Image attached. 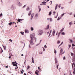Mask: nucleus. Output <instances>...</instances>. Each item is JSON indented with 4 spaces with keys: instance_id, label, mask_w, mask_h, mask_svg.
Listing matches in <instances>:
<instances>
[{
    "instance_id": "obj_1",
    "label": "nucleus",
    "mask_w": 75,
    "mask_h": 75,
    "mask_svg": "<svg viewBox=\"0 0 75 75\" xmlns=\"http://www.w3.org/2000/svg\"><path fill=\"white\" fill-rule=\"evenodd\" d=\"M34 36L32 34H31L30 35V38H31V40L30 41V43L31 45H34V43L33 42V37Z\"/></svg>"
},
{
    "instance_id": "obj_2",
    "label": "nucleus",
    "mask_w": 75,
    "mask_h": 75,
    "mask_svg": "<svg viewBox=\"0 0 75 75\" xmlns=\"http://www.w3.org/2000/svg\"><path fill=\"white\" fill-rule=\"evenodd\" d=\"M12 62V64H13V66H17L18 64L15 61L16 64H15V62Z\"/></svg>"
},
{
    "instance_id": "obj_3",
    "label": "nucleus",
    "mask_w": 75,
    "mask_h": 75,
    "mask_svg": "<svg viewBox=\"0 0 75 75\" xmlns=\"http://www.w3.org/2000/svg\"><path fill=\"white\" fill-rule=\"evenodd\" d=\"M63 49H61V50H60V53H62V55L63 54H64V52H65V51H64L63 52H62L63 51Z\"/></svg>"
},
{
    "instance_id": "obj_4",
    "label": "nucleus",
    "mask_w": 75,
    "mask_h": 75,
    "mask_svg": "<svg viewBox=\"0 0 75 75\" xmlns=\"http://www.w3.org/2000/svg\"><path fill=\"white\" fill-rule=\"evenodd\" d=\"M39 31L40 32V33L39 34V35H41L43 33V30H39Z\"/></svg>"
},
{
    "instance_id": "obj_5",
    "label": "nucleus",
    "mask_w": 75,
    "mask_h": 75,
    "mask_svg": "<svg viewBox=\"0 0 75 75\" xmlns=\"http://www.w3.org/2000/svg\"><path fill=\"white\" fill-rule=\"evenodd\" d=\"M34 14L33 13H32V14L31 15V18L30 19L31 20H32V19H33V16H34Z\"/></svg>"
},
{
    "instance_id": "obj_6",
    "label": "nucleus",
    "mask_w": 75,
    "mask_h": 75,
    "mask_svg": "<svg viewBox=\"0 0 75 75\" xmlns=\"http://www.w3.org/2000/svg\"><path fill=\"white\" fill-rule=\"evenodd\" d=\"M38 17V13H36V14L35 15V18L36 19H37Z\"/></svg>"
},
{
    "instance_id": "obj_7",
    "label": "nucleus",
    "mask_w": 75,
    "mask_h": 75,
    "mask_svg": "<svg viewBox=\"0 0 75 75\" xmlns=\"http://www.w3.org/2000/svg\"><path fill=\"white\" fill-rule=\"evenodd\" d=\"M39 72V71L37 70L36 71H35V74H37V75H39V74H38V73Z\"/></svg>"
},
{
    "instance_id": "obj_8",
    "label": "nucleus",
    "mask_w": 75,
    "mask_h": 75,
    "mask_svg": "<svg viewBox=\"0 0 75 75\" xmlns=\"http://www.w3.org/2000/svg\"><path fill=\"white\" fill-rule=\"evenodd\" d=\"M72 61L73 62H74V61H75V56H74L73 57V59H72Z\"/></svg>"
},
{
    "instance_id": "obj_9",
    "label": "nucleus",
    "mask_w": 75,
    "mask_h": 75,
    "mask_svg": "<svg viewBox=\"0 0 75 75\" xmlns=\"http://www.w3.org/2000/svg\"><path fill=\"white\" fill-rule=\"evenodd\" d=\"M46 3V2H42V5H46V4H45Z\"/></svg>"
},
{
    "instance_id": "obj_10",
    "label": "nucleus",
    "mask_w": 75,
    "mask_h": 75,
    "mask_svg": "<svg viewBox=\"0 0 75 75\" xmlns=\"http://www.w3.org/2000/svg\"><path fill=\"white\" fill-rule=\"evenodd\" d=\"M18 69V67L17 66H16L15 67V69L16 71H17Z\"/></svg>"
},
{
    "instance_id": "obj_11",
    "label": "nucleus",
    "mask_w": 75,
    "mask_h": 75,
    "mask_svg": "<svg viewBox=\"0 0 75 75\" xmlns=\"http://www.w3.org/2000/svg\"><path fill=\"white\" fill-rule=\"evenodd\" d=\"M55 61L56 64H57L58 61H57L56 58H55Z\"/></svg>"
},
{
    "instance_id": "obj_12",
    "label": "nucleus",
    "mask_w": 75,
    "mask_h": 75,
    "mask_svg": "<svg viewBox=\"0 0 75 75\" xmlns=\"http://www.w3.org/2000/svg\"><path fill=\"white\" fill-rule=\"evenodd\" d=\"M25 33H28V30H25Z\"/></svg>"
},
{
    "instance_id": "obj_13",
    "label": "nucleus",
    "mask_w": 75,
    "mask_h": 75,
    "mask_svg": "<svg viewBox=\"0 0 75 75\" xmlns=\"http://www.w3.org/2000/svg\"><path fill=\"white\" fill-rule=\"evenodd\" d=\"M55 33V30H53V31H52V34L54 36V34Z\"/></svg>"
},
{
    "instance_id": "obj_14",
    "label": "nucleus",
    "mask_w": 75,
    "mask_h": 75,
    "mask_svg": "<svg viewBox=\"0 0 75 75\" xmlns=\"http://www.w3.org/2000/svg\"><path fill=\"white\" fill-rule=\"evenodd\" d=\"M64 31V28H63L59 32L60 33H61Z\"/></svg>"
},
{
    "instance_id": "obj_15",
    "label": "nucleus",
    "mask_w": 75,
    "mask_h": 75,
    "mask_svg": "<svg viewBox=\"0 0 75 75\" xmlns=\"http://www.w3.org/2000/svg\"><path fill=\"white\" fill-rule=\"evenodd\" d=\"M13 23L12 22H10L8 23V25H9L11 26L12 25V24Z\"/></svg>"
},
{
    "instance_id": "obj_16",
    "label": "nucleus",
    "mask_w": 75,
    "mask_h": 75,
    "mask_svg": "<svg viewBox=\"0 0 75 75\" xmlns=\"http://www.w3.org/2000/svg\"><path fill=\"white\" fill-rule=\"evenodd\" d=\"M57 6H58V5L56 4V6L55 7V10H56V9L57 8Z\"/></svg>"
},
{
    "instance_id": "obj_17",
    "label": "nucleus",
    "mask_w": 75,
    "mask_h": 75,
    "mask_svg": "<svg viewBox=\"0 0 75 75\" xmlns=\"http://www.w3.org/2000/svg\"><path fill=\"white\" fill-rule=\"evenodd\" d=\"M72 24V22H71L69 23V24L71 25Z\"/></svg>"
},
{
    "instance_id": "obj_18",
    "label": "nucleus",
    "mask_w": 75,
    "mask_h": 75,
    "mask_svg": "<svg viewBox=\"0 0 75 75\" xmlns=\"http://www.w3.org/2000/svg\"><path fill=\"white\" fill-rule=\"evenodd\" d=\"M58 16V13H57V15L56 16H55V18H57V17Z\"/></svg>"
},
{
    "instance_id": "obj_19",
    "label": "nucleus",
    "mask_w": 75,
    "mask_h": 75,
    "mask_svg": "<svg viewBox=\"0 0 75 75\" xmlns=\"http://www.w3.org/2000/svg\"><path fill=\"white\" fill-rule=\"evenodd\" d=\"M70 41L72 43H73V40H72L69 39Z\"/></svg>"
},
{
    "instance_id": "obj_20",
    "label": "nucleus",
    "mask_w": 75,
    "mask_h": 75,
    "mask_svg": "<svg viewBox=\"0 0 75 75\" xmlns=\"http://www.w3.org/2000/svg\"><path fill=\"white\" fill-rule=\"evenodd\" d=\"M3 47H4V50H6V46H3Z\"/></svg>"
},
{
    "instance_id": "obj_21",
    "label": "nucleus",
    "mask_w": 75,
    "mask_h": 75,
    "mask_svg": "<svg viewBox=\"0 0 75 75\" xmlns=\"http://www.w3.org/2000/svg\"><path fill=\"white\" fill-rule=\"evenodd\" d=\"M60 41H59V40H58L57 41V43L58 44H59V43H60Z\"/></svg>"
},
{
    "instance_id": "obj_22",
    "label": "nucleus",
    "mask_w": 75,
    "mask_h": 75,
    "mask_svg": "<svg viewBox=\"0 0 75 75\" xmlns=\"http://www.w3.org/2000/svg\"><path fill=\"white\" fill-rule=\"evenodd\" d=\"M29 7H28L27 8H26V10L27 11H28V10H29Z\"/></svg>"
},
{
    "instance_id": "obj_23",
    "label": "nucleus",
    "mask_w": 75,
    "mask_h": 75,
    "mask_svg": "<svg viewBox=\"0 0 75 75\" xmlns=\"http://www.w3.org/2000/svg\"><path fill=\"white\" fill-rule=\"evenodd\" d=\"M49 28V25H48L47 27V29H48Z\"/></svg>"
},
{
    "instance_id": "obj_24",
    "label": "nucleus",
    "mask_w": 75,
    "mask_h": 75,
    "mask_svg": "<svg viewBox=\"0 0 75 75\" xmlns=\"http://www.w3.org/2000/svg\"><path fill=\"white\" fill-rule=\"evenodd\" d=\"M17 21L18 22H20V19H18Z\"/></svg>"
},
{
    "instance_id": "obj_25",
    "label": "nucleus",
    "mask_w": 75,
    "mask_h": 75,
    "mask_svg": "<svg viewBox=\"0 0 75 75\" xmlns=\"http://www.w3.org/2000/svg\"><path fill=\"white\" fill-rule=\"evenodd\" d=\"M64 13H62V14L61 16V17H63V16H64Z\"/></svg>"
},
{
    "instance_id": "obj_26",
    "label": "nucleus",
    "mask_w": 75,
    "mask_h": 75,
    "mask_svg": "<svg viewBox=\"0 0 75 75\" xmlns=\"http://www.w3.org/2000/svg\"><path fill=\"white\" fill-rule=\"evenodd\" d=\"M71 56H73L74 55V53H71Z\"/></svg>"
},
{
    "instance_id": "obj_27",
    "label": "nucleus",
    "mask_w": 75,
    "mask_h": 75,
    "mask_svg": "<svg viewBox=\"0 0 75 75\" xmlns=\"http://www.w3.org/2000/svg\"><path fill=\"white\" fill-rule=\"evenodd\" d=\"M38 8H39V11H41V8H40V6H38Z\"/></svg>"
},
{
    "instance_id": "obj_28",
    "label": "nucleus",
    "mask_w": 75,
    "mask_h": 75,
    "mask_svg": "<svg viewBox=\"0 0 75 75\" xmlns=\"http://www.w3.org/2000/svg\"><path fill=\"white\" fill-rule=\"evenodd\" d=\"M9 41H11V42H13V40H11V39H10L9 40Z\"/></svg>"
},
{
    "instance_id": "obj_29",
    "label": "nucleus",
    "mask_w": 75,
    "mask_h": 75,
    "mask_svg": "<svg viewBox=\"0 0 75 75\" xmlns=\"http://www.w3.org/2000/svg\"><path fill=\"white\" fill-rule=\"evenodd\" d=\"M38 70H39V71H41V69L40 67H38Z\"/></svg>"
},
{
    "instance_id": "obj_30",
    "label": "nucleus",
    "mask_w": 75,
    "mask_h": 75,
    "mask_svg": "<svg viewBox=\"0 0 75 75\" xmlns=\"http://www.w3.org/2000/svg\"><path fill=\"white\" fill-rule=\"evenodd\" d=\"M72 64V66H74H74H75V64L74 63H73V64Z\"/></svg>"
},
{
    "instance_id": "obj_31",
    "label": "nucleus",
    "mask_w": 75,
    "mask_h": 75,
    "mask_svg": "<svg viewBox=\"0 0 75 75\" xmlns=\"http://www.w3.org/2000/svg\"><path fill=\"white\" fill-rule=\"evenodd\" d=\"M52 32V30H50V34H49V35H50V33H51Z\"/></svg>"
},
{
    "instance_id": "obj_32",
    "label": "nucleus",
    "mask_w": 75,
    "mask_h": 75,
    "mask_svg": "<svg viewBox=\"0 0 75 75\" xmlns=\"http://www.w3.org/2000/svg\"><path fill=\"white\" fill-rule=\"evenodd\" d=\"M31 30L32 31H33V27H31Z\"/></svg>"
},
{
    "instance_id": "obj_33",
    "label": "nucleus",
    "mask_w": 75,
    "mask_h": 75,
    "mask_svg": "<svg viewBox=\"0 0 75 75\" xmlns=\"http://www.w3.org/2000/svg\"><path fill=\"white\" fill-rule=\"evenodd\" d=\"M30 67L29 66H28L27 67V69H30Z\"/></svg>"
},
{
    "instance_id": "obj_34",
    "label": "nucleus",
    "mask_w": 75,
    "mask_h": 75,
    "mask_svg": "<svg viewBox=\"0 0 75 75\" xmlns=\"http://www.w3.org/2000/svg\"><path fill=\"white\" fill-rule=\"evenodd\" d=\"M50 22L52 21V19L51 18H50Z\"/></svg>"
},
{
    "instance_id": "obj_35",
    "label": "nucleus",
    "mask_w": 75,
    "mask_h": 75,
    "mask_svg": "<svg viewBox=\"0 0 75 75\" xmlns=\"http://www.w3.org/2000/svg\"><path fill=\"white\" fill-rule=\"evenodd\" d=\"M51 12H49V16H51Z\"/></svg>"
},
{
    "instance_id": "obj_36",
    "label": "nucleus",
    "mask_w": 75,
    "mask_h": 75,
    "mask_svg": "<svg viewBox=\"0 0 75 75\" xmlns=\"http://www.w3.org/2000/svg\"><path fill=\"white\" fill-rule=\"evenodd\" d=\"M60 33H59L58 34V37L59 38V35H60Z\"/></svg>"
},
{
    "instance_id": "obj_37",
    "label": "nucleus",
    "mask_w": 75,
    "mask_h": 75,
    "mask_svg": "<svg viewBox=\"0 0 75 75\" xmlns=\"http://www.w3.org/2000/svg\"><path fill=\"white\" fill-rule=\"evenodd\" d=\"M61 4H59V6H58L59 7V8H60V7L61 6Z\"/></svg>"
},
{
    "instance_id": "obj_38",
    "label": "nucleus",
    "mask_w": 75,
    "mask_h": 75,
    "mask_svg": "<svg viewBox=\"0 0 75 75\" xmlns=\"http://www.w3.org/2000/svg\"><path fill=\"white\" fill-rule=\"evenodd\" d=\"M63 59L64 60H65L66 59V57H64Z\"/></svg>"
},
{
    "instance_id": "obj_39",
    "label": "nucleus",
    "mask_w": 75,
    "mask_h": 75,
    "mask_svg": "<svg viewBox=\"0 0 75 75\" xmlns=\"http://www.w3.org/2000/svg\"><path fill=\"white\" fill-rule=\"evenodd\" d=\"M62 35H64L65 34L64 32H62Z\"/></svg>"
},
{
    "instance_id": "obj_40",
    "label": "nucleus",
    "mask_w": 75,
    "mask_h": 75,
    "mask_svg": "<svg viewBox=\"0 0 75 75\" xmlns=\"http://www.w3.org/2000/svg\"><path fill=\"white\" fill-rule=\"evenodd\" d=\"M44 47L45 48H47V46H46V45H45L44 46Z\"/></svg>"
},
{
    "instance_id": "obj_41",
    "label": "nucleus",
    "mask_w": 75,
    "mask_h": 75,
    "mask_svg": "<svg viewBox=\"0 0 75 75\" xmlns=\"http://www.w3.org/2000/svg\"><path fill=\"white\" fill-rule=\"evenodd\" d=\"M71 47V45H69V48H70Z\"/></svg>"
},
{
    "instance_id": "obj_42",
    "label": "nucleus",
    "mask_w": 75,
    "mask_h": 75,
    "mask_svg": "<svg viewBox=\"0 0 75 75\" xmlns=\"http://www.w3.org/2000/svg\"><path fill=\"white\" fill-rule=\"evenodd\" d=\"M63 43V42H62L61 43V44L60 45H59V46H60V45H61Z\"/></svg>"
},
{
    "instance_id": "obj_43",
    "label": "nucleus",
    "mask_w": 75,
    "mask_h": 75,
    "mask_svg": "<svg viewBox=\"0 0 75 75\" xmlns=\"http://www.w3.org/2000/svg\"><path fill=\"white\" fill-rule=\"evenodd\" d=\"M59 19H60V18H59V17H58V18L57 19V21L59 20Z\"/></svg>"
},
{
    "instance_id": "obj_44",
    "label": "nucleus",
    "mask_w": 75,
    "mask_h": 75,
    "mask_svg": "<svg viewBox=\"0 0 75 75\" xmlns=\"http://www.w3.org/2000/svg\"><path fill=\"white\" fill-rule=\"evenodd\" d=\"M29 48H31V47L30 46V45L29 44Z\"/></svg>"
},
{
    "instance_id": "obj_45",
    "label": "nucleus",
    "mask_w": 75,
    "mask_h": 75,
    "mask_svg": "<svg viewBox=\"0 0 75 75\" xmlns=\"http://www.w3.org/2000/svg\"><path fill=\"white\" fill-rule=\"evenodd\" d=\"M56 52H56V50H55V49H54V53H55V54H56Z\"/></svg>"
},
{
    "instance_id": "obj_46",
    "label": "nucleus",
    "mask_w": 75,
    "mask_h": 75,
    "mask_svg": "<svg viewBox=\"0 0 75 75\" xmlns=\"http://www.w3.org/2000/svg\"><path fill=\"white\" fill-rule=\"evenodd\" d=\"M28 15L29 16H30V15H31V13H29Z\"/></svg>"
},
{
    "instance_id": "obj_47",
    "label": "nucleus",
    "mask_w": 75,
    "mask_h": 75,
    "mask_svg": "<svg viewBox=\"0 0 75 75\" xmlns=\"http://www.w3.org/2000/svg\"><path fill=\"white\" fill-rule=\"evenodd\" d=\"M5 67L6 68H8V66H5Z\"/></svg>"
},
{
    "instance_id": "obj_48",
    "label": "nucleus",
    "mask_w": 75,
    "mask_h": 75,
    "mask_svg": "<svg viewBox=\"0 0 75 75\" xmlns=\"http://www.w3.org/2000/svg\"><path fill=\"white\" fill-rule=\"evenodd\" d=\"M21 74H23V71H21Z\"/></svg>"
},
{
    "instance_id": "obj_49",
    "label": "nucleus",
    "mask_w": 75,
    "mask_h": 75,
    "mask_svg": "<svg viewBox=\"0 0 75 75\" xmlns=\"http://www.w3.org/2000/svg\"><path fill=\"white\" fill-rule=\"evenodd\" d=\"M43 50L44 51H45V50L44 48H43Z\"/></svg>"
},
{
    "instance_id": "obj_50",
    "label": "nucleus",
    "mask_w": 75,
    "mask_h": 75,
    "mask_svg": "<svg viewBox=\"0 0 75 75\" xmlns=\"http://www.w3.org/2000/svg\"><path fill=\"white\" fill-rule=\"evenodd\" d=\"M56 13L55 12H53V14L54 15Z\"/></svg>"
},
{
    "instance_id": "obj_51",
    "label": "nucleus",
    "mask_w": 75,
    "mask_h": 75,
    "mask_svg": "<svg viewBox=\"0 0 75 75\" xmlns=\"http://www.w3.org/2000/svg\"><path fill=\"white\" fill-rule=\"evenodd\" d=\"M32 13V11H30L29 12V13Z\"/></svg>"
},
{
    "instance_id": "obj_52",
    "label": "nucleus",
    "mask_w": 75,
    "mask_h": 75,
    "mask_svg": "<svg viewBox=\"0 0 75 75\" xmlns=\"http://www.w3.org/2000/svg\"><path fill=\"white\" fill-rule=\"evenodd\" d=\"M32 60H34V58H33V57H32Z\"/></svg>"
},
{
    "instance_id": "obj_53",
    "label": "nucleus",
    "mask_w": 75,
    "mask_h": 75,
    "mask_svg": "<svg viewBox=\"0 0 75 75\" xmlns=\"http://www.w3.org/2000/svg\"><path fill=\"white\" fill-rule=\"evenodd\" d=\"M39 54H42V52H39Z\"/></svg>"
},
{
    "instance_id": "obj_54",
    "label": "nucleus",
    "mask_w": 75,
    "mask_h": 75,
    "mask_svg": "<svg viewBox=\"0 0 75 75\" xmlns=\"http://www.w3.org/2000/svg\"><path fill=\"white\" fill-rule=\"evenodd\" d=\"M72 47H74V45L73 43L72 44Z\"/></svg>"
},
{
    "instance_id": "obj_55",
    "label": "nucleus",
    "mask_w": 75,
    "mask_h": 75,
    "mask_svg": "<svg viewBox=\"0 0 75 75\" xmlns=\"http://www.w3.org/2000/svg\"><path fill=\"white\" fill-rule=\"evenodd\" d=\"M21 34L22 35H24V34H23V33L22 32H21Z\"/></svg>"
},
{
    "instance_id": "obj_56",
    "label": "nucleus",
    "mask_w": 75,
    "mask_h": 75,
    "mask_svg": "<svg viewBox=\"0 0 75 75\" xmlns=\"http://www.w3.org/2000/svg\"><path fill=\"white\" fill-rule=\"evenodd\" d=\"M73 73L74 74H75V71H73Z\"/></svg>"
},
{
    "instance_id": "obj_57",
    "label": "nucleus",
    "mask_w": 75,
    "mask_h": 75,
    "mask_svg": "<svg viewBox=\"0 0 75 75\" xmlns=\"http://www.w3.org/2000/svg\"><path fill=\"white\" fill-rule=\"evenodd\" d=\"M11 57L10 56V57H9V58L10 59L11 58Z\"/></svg>"
},
{
    "instance_id": "obj_58",
    "label": "nucleus",
    "mask_w": 75,
    "mask_h": 75,
    "mask_svg": "<svg viewBox=\"0 0 75 75\" xmlns=\"http://www.w3.org/2000/svg\"><path fill=\"white\" fill-rule=\"evenodd\" d=\"M74 71H75V68H74Z\"/></svg>"
},
{
    "instance_id": "obj_59",
    "label": "nucleus",
    "mask_w": 75,
    "mask_h": 75,
    "mask_svg": "<svg viewBox=\"0 0 75 75\" xmlns=\"http://www.w3.org/2000/svg\"><path fill=\"white\" fill-rule=\"evenodd\" d=\"M3 15V14H2V13H1V14H0V16H2Z\"/></svg>"
},
{
    "instance_id": "obj_60",
    "label": "nucleus",
    "mask_w": 75,
    "mask_h": 75,
    "mask_svg": "<svg viewBox=\"0 0 75 75\" xmlns=\"http://www.w3.org/2000/svg\"><path fill=\"white\" fill-rule=\"evenodd\" d=\"M25 7V5H24V6H23V8H24V7Z\"/></svg>"
},
{
    "instance_id": "obj_61",
    "label": "nucleus",
    "mask_w": 75,
    "mask_h": 75,
    "mask_svg": "<svg viewBox=\"0 0 75 75\" xmlns=\"http://www.w3.org/2000/svg\"><path fill=\"white\" fill-rule=\"evenodd\" d=\"M32 63H34V60H32Z\"/></svg>"
},
{
    "instance_id": "obj_62",
    "label": "nucleus",
    "mask_w": 75,
    "mask_h": 75,
    "mask_svg": "<svg viewBox=\"0 0 75 75\" xmlns=\"http://www.w3.org/2000/svg\"><path fill=\"white\" fill-rule=\"evenodd\" d=\"M64 8V7H62V9H63V8Z\"/></svg>"
},
{
    "instance_id": "obj_63",
    "label": "nucleus",
    "mask_w": 75,
    "mask_h": 75,
    "mask_svg": "<svg viewBox=\"0 0 75 75\" xmlns=\"http://www.w3.org/2000/svg\"><path fill=\"white\" fill-rule=\"evenodd\" d=\"M24 75H27L25 73L24 74Z\"/></svg>"
},
{
    "instance_id": "obj_64",
    "label": "nucleus",
    "mask_w": 75,
    "mask_h": 75,
    "mask_svg": "<svg viewBox=\"0 0 75 75\" xmlns=\"http://www.w3.org/2000/svg\"><path fill=\"white\" fill-rule=\"evenodd\" d=\"M74 24H75V21H74Z\"/></svg>"
}]
</instances>
